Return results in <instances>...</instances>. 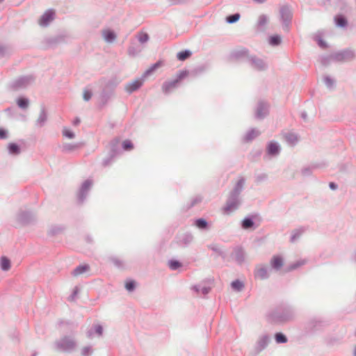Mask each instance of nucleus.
<instances>
[{
  "instance_id": "nucleus-1",
  "label": "nucleus",
  "mask_w": 356,
  "mask_h": 356,
  "mask_svg": "<svg viewBox=\"0 0 356 356\" xmlns=\"http://www.w3.org/2000/svg\"><path fill=\"white\" fill-rule=\"evenodd\" d=\"M295 312L293 308L284 302L276 305L266 315L270 323L283 324L293 319Z\"/></svg>"
},
{
  "instance_id": "nucleus-2",
  "label": "nucleus",
  "mask_w": 356,
  "mask_h": 356,
  "mask_svg": "<svg viewBox=\"0 0 356 356\" xmlns=\"http://www.w3.org/2000/svg\"><path fill=\"white\" fill-rule=\"evenodd\" d=\"M245 183V179L243 177H241L238 179L234 188L229 193L226 204L224 207L225 212L229 213L238 209L241 203L240 195L243 190Z\"/></svg>"
},
{
  "instance_id": "nucleus-3",
  "label": "nucleus",
  "mask_w": 356,
  "mask_h": 356,
  "mask_svg": "<svg viewBox=\"0 0 356 356\" xmlns=\"http://www.w3.org/2000/svg\"><path fill=\"white\" fill-rule=\"evenodd\" d=\"M119 84V81L116 78H113L108 80L104 86L100 94V102L99 107L104 108L114 95L115 88Z\"/></svg>"
},
{
  "instance_id": "nucleus-4",
  "label": "nucleus",
  "mask_w": 356,
  "mask_h": 356,
  "mask_svg": "<svg viewBox=\"0 0 356 356\" xmlns=\"http://www.w3.org/2000/svg\"><path fill=\"white\" fill-rule=\"evenodd\" d=\"M280 17L283 29L289 31L292 22L293 13L289 4L283 5L280 8Z\"/></svg>"
},
{
  "instance_id": "nucleus-5",
  "label": "nucleus",
  "mask_w": 356,
  "mask_h": 356,
  "mask_svg": "<svg viewBox=\"0 0 356 356\" xmlns=\"http://www.w3.org/2000/svg\"><path fill=\"white\" fill-rule=\"evenodd\" d=\"M188 74V70H181L179 71L177 74L176 79L168 81H165L162 85V90L165 94L168 95L174 89L178 87L179 82L186 77Z\"/></svg>"
},
{
  "instance_id": "nucleus-6",
  "label": "nucleus",
  "mask_w": 356,
  "mask_h": 356,
  "mask_svg": "<svg viewBox=\"0 0 356 356\" xmlns=\"http://www.w3.org/2000/svg\"><path fill=\"white\" fill-rule=\"evenodd\" d=\"M76 346V341L67 336L62 337L55 342V348L58 351L71 352Z\"/></svg>"
},
{
  "instance_id": "nucleus-7",
  "label": "nucleus",
  "mask_w": 356,
  "mask_h": 356,
  "mask_svg": "<svg viewBox=\"0 0 356 356\" xmlns=\"http://www.w3.org/2000/svg\"><path fill=\"white\" fill-rule=\"evenodd\" d=\"M334 61L343 63L350 61L356 58V51L352 49L347 48L332 54Z\"/></svg>"
},
{
  "instance_id": "nucleus-8",
  "label": "nucleus",
  "mask_w": 356,
  "mask_h": 356,
  "mask_svg": "<svg viewBox=\"0 0 356 356\" xmlns=\"http://www.w3.org/2000/svg\"><path fill=\"white\" fill-rule=\"evenodd\" d=\"M34 81V76L32 75L22 76L13 81L9 84V89L17 91L20 89L27 88Z\"/></svg>"
},
{
  "instance_id": "nucleus-9",
  "label": "nucleus",
  "mask_w": 356,
  "mask_h": 356,
  "mask_svg": "<svg viewBox=\"0 0 356 356\" xmlns=\"http://www.w3.org/2000/svg\"><path fill=\"white\" fill-rule=\"evenodd\" d=\"M282 148L278 142L270 140L266 144V154L264 159L266 160L277 157L281 152Z\"/></svg>"
},
{
  "instance_id": "nucleus-10",
  "label": "nucleus",
  "mask_w": 356,
  "mask_h": 356,
  "mask_svg": "<svg viewBox=\"0 0 356 356\" xmlns=\"http://www.w3.org/2000/svg\"><path fill=\"white\" fill-rule=\"evenodd\" d=\"M327 325V323L321 318L314 317L311 318L306 325L307 330L310 332L321 331Z\"/></svg>"
},
{
  "instance_id": "nucleus-11",
  "label": "nucleus",
  "mask_w": 356,
  "mask_h": 356,
  "mask_svg": "<svg viewBox=\"0 0 356 356\" xmlns=\"http://www.w3.org/2000/svg\"><path fill=\"white\" fill-rule=\"evenodd\" d=\"M92 185V181L91 179H86L83 182L77 194V202L79 204H81L85 202Z\"/></svg>"
},
{
  "instance_id": "nucleus-12",
  "label": "nucleus",
  "mask_w": 356,
  "mask_h": 356,
  "mask_svg": "<svg viewBox=\"0 0 356 356\" xmlns=\"http://www.w3.org/2000/svg\"><path fill=\"white\" fill-rule=\"evenodd\" d=\"M269 104L264 100H260L255 109L254 117L257 120H262L269 114Z\"/></svg>"
},
{
  "instance_id": "nucleus-13",
  "label": "nucleus",
  "mask_w": 356,
  "mask_h": 356,
  "mask_svg": "<svg viewBox=\"0 0 356 356\" xmlns=\"http://www.w3.org/2000/svg\"><path fill=\"white\" fill-rule=\"evenodd\" d=\"M17 220L23 225H28L36 221V216L31 211H21L17 215Z\"/></svg>"
},
{
  "instance_id": "nucleus-14",
  "label": "nucleus",
  "mask_w": 356,
  "mask_h": 356,
  "mask_svg": "<svg viewBox=\"0 0 356 356\" xmlns=\"http://www.w3.org/2000/svg\"><path fill=\"white\" fill-rule=\"evenodd\" d=\"M257 218H260L259 215L258 213H254L245 216L241 222V228L245 230L255 229L257 227V225H256L254 220Z\"/></svg>"
},
{
  "instance_id": "nucleus-15",
  "label": "nucleus",
  "mask_w": 356,
  "mask_h": 356,
  "mask_svg": "<svg viewBox=\"0 0 356 356\" xmlns=\"http://www.w3.org/2000/svg\"><path fill=\"white\" fill-rule=\"evenodd\" d=\"M270 341V338L268 334H264L257 340L254 348V356H257L259 353L264 350Z\"/></svg>"
},
{
  "instance_id": "nucleus-16",
  "label": "nucleus",
  "mask_w": 356,
  "mask_h": 356,
  "mask_svg": "<svg viewBox=\"0 0 356 356\" xmlns=\"http://www.w3.org/2000/svg\"><path fill=\"white\" fill-rule=\"evenodd\" d=\"M248 63L250 64L252 67L258 71L266 70L268 67L262 59L257 58L255 56H250L248 57Z\"/></svg>"
},
{
  "instance_id": "nucleus-17",
  "label": "nucleus",
  "mask_w": 356,
  "mask_h": 356,
  "mask_svg": "<svg viewBox=\"0 0 356 356\" xmlns=\"http://www.w3.org/2000/svg\"><path fill=\"white\" fill-rule=\"evenodd\" d=\"M144 78L145 77L142 76L141 78L136 79L132 82L127 83L124 87L125 91L130 95L139 90L143 84Z\"/></svg>"
},
{
  "instance_id": "nucleus-18",
  "label": "nucleus",
  "mask_w": 356,
  "mask_h": 356,
  "mask_svg": "<svg viewBox=\"0 0 356 356\" xmlns=\"http://www.w3.org/2000/svg\"><path fill=\"white\" fill-rule=\"evenodd\" d=\"M55 13L53 10L49 9L44 12L40 19L39 24L41 26H47L54 19Z\"/></svg>"
},
{
  "instance_id": "nucleus-19",
  "label": "nucleus",
  "mask_w": 356,
  "mask_h": 356,
  "mask_svg": "<svg viewBox=\"0 0 356 356\" xmlns=\"http://www.w3.org/2000/svg\"><path fill=\"white\" fill-rule=\"evenodd\" d=\"M66 229V227L64 225H51L48 231L47 235L50 237L56 236L58 235L62 234Z\"/></svg>"
},
{
  "instance_id": "nucleus-20",
  "label": "nucleus",
  "mask_w": 356,
  "mask_h": 356,
  "mask_svg": "<svg viewBox=\"0 0 356 356\" xmlns=\"http://www.w3.org/2000/svg\"><path fill=\"white\" fill-rule=\"evenodd\" d=\"M232 256L238 265H241L245 261V252L241 246H236L234 248Z\"/></svg>"
},
{
  "instance_id": "nucleus-21",
  "label": "nucleus",
  "mask_w": 356,
  "mask_h": 356,
  "mask_svg": "<svg viewBox=\"0 0 356 356\" xmlns=\"http://www.w3.org/2000/svg\"><path fill=\"white\" fill-rule=\"evenodd\" d=\"M47 122V112L45 106L42 105L40 108L39 116L35 121V126L38 127H42L45 125Z\"/></svg>"
},
{
  "instance_id": "nucleus-22",
  "label": "nucleus",
  "mask_w": 356,
  "mask_h": 356,
  "mask_svg": "<svg viewBox=\"0 0 356 356\" xmlns=\"http://www.w3.org/2000/svg\"><path fill=\"white\" fill-rule=\"evenodd\" d=\"M83 145V143H64L61 147V151L63 153H71L79 149Z\"/></svg>"
},
{
  "instance_id": "nucleus-23",
  "label": "nucleus",
  "mask_w": 356,
  "mask_h": 356,
  "mask_svg": "<svg viewBox=\"0 0 356 356\" xmlns=\"http://www.w3.org/2000/svg\"><path fill=\"white\" fill-rule=\"evenodd\" d=\"M65 41V36L63 35H58L53 37H49L45 39L46 44L50 47H55Z\"/></svg>"
},
{
  "instance_id": "nucleus-24",
  "label": "nucleus",
  "mask_w": 356,
  "mask_h": 356,
  "mask_svg": "<svg viewBox=\"0 0 356 356\" xmlns=\"http://www.w3.org/2000/svg\"><path fill=\"white\" fill-rule=\"evenodd\" d=\"M120 140L119 138H115L110 142V152L111 156H117L120 154L121 149L120 147Z\"/></svg>"
},
{
  "instance_id": "nucleus-25",
  "label": "nucleus",
  "mask_w": 356,
  "mask_h": 356,
  "mask_svg": "<svg viewBox=\"0 0 356 356\" xmlns=\"http://www.w3.org/2000/svg\"><path fill=\"white\" fill-rule=\"evenodd\" d=\"M13 53L11 44L0 43V58L9 57Z\"/></svg>"
},
{
  "instance_id": "nucleus-26",
  "label": "nucleus",
  "mask_w": 356,
  "mask_h": 356,
  "mask_svg": "<svg viewBox=\"0 0 356 356\" xmlns=\"http://www.w3.org/2000/svg\"><path fill=\"white\" fill-rule=\"evenodd\" d=\"M284 260L282 256L275 255L270 259L271 268L275 270H279L283 266Z\"/></svg>"
},
{
  "instance_id": "nucleus-27",
  "label": "nucleus",
  "mask_w": 356,
  "mask_h": 356,
  "mask_svg": "<svg viewBox=\"0 0 356 356\" xmlns=\"http://www.w3.org/2000/svg\"><path fill=\"white\" fill-rule=\"evenodd\" d=\"M254 275L255 278L260 280H266L269 277L268 268L266 266L257 268L254 270Z\"/></svg>"
},
{
  "instance_id": "nucleus-28",
  "label": "nucleus",
  "mask_w": 356,
  "mask_h": 356,
  "mask_svg": "<svg viewBox=\"0 0 356 356\" xmlns=\"http://www.w3.org/2000/svg\"><path fill=\"white\" fill-rule=\"evenodd\" d=\"M193 225L201 230H209L211 227V224L204 218L195 219Z\"/></svg>"
},
{
  "instance_id": "nucleus-29",
  "label": "nucleus",
  "mask_w": 356,
  "mask_h": 356,
  "mask_svg": "<svg viewBox=\"0 0 356 356\" xmlns=\"http://www.w3.org/2000/svg\"><path fill=\"white\" fill-rule=\"evenodd\" d=\"M193 240V236L191 233H185L178 241V245L181 247L186 248L189 245Z\"/></svg>"
},
{
  "instance_id": "nucleus-30",
  "label": "nucleus",
  "mask_w": 356,
  "mask_h": 356,
  "mask_svg": "<svg viewBox=\"0 0 356 356\" xmlns=\"http://www.w3.org/2000/svg\"><path fill=\"white\" fill-rule=\"evenodd\" d=\"M248 54H249V50L246 48H243L241 49L236 50V51H233L231 54V57L233 58H235V59L246 58L247 60L248 61V57L250 56H249Z\"/></svg>"
},
{
  "instance_id": "nucleus-31",
  "label": "nucleus",
  "mask_w": 356,
  "mask_h": 356,
  "mask_svg": "<svg viewBox=\"0 0 356 356\" xmlns=\"http://www.w3.org/2000/svg\"><path fill=\"white\" fill-rule=\"evenodd\" d=\"M102 35L106 42L112 43L116 38V34L111 29H105L102 31Z\"/></svg>"
},
{
  "instance_id": "nucleus-32",
  "label": "nucleus",
  "mask_w": 356,
  "mask_h": 356,
  "mask_svg": "<svg viewBox=\"0 0 356 356\" xmlns=\"http://www.w3.org/2000/svg\"><path fill=\"white\" fill-rule=\"evenodd\" d=\"M8 152L10 155L17 156L21 153V147L16 143H10L7 146Z\"/></svg>"
},
{
  "instance_id": "nucleus-33",
  "label": "nucleus",
  "mask_w": 356,
  "mask_h": 356,
  "mask_svg": "<svg viewBox=\"0 0 356 356\" xmlns=\"http://www.w3.org/2000/svg\"><path fill=\"white\" fill-rule=\"evenodd\" d=\"M334 22L336 26L339 28H346L348 26V19L342 14L337 15L334 17Z\"/></svg>"
},
{
  "instance_id": "nucleus-34",
  "label": "nucleus",
  "mask_w": 356,
  "mask_h": 356,
  "mask_svg": "<svg viewBox=\"0 0 356 356\" xmlns=\"http://www.w3.org/2000/svg\"><path fill=\"white\" fill-rule=\"evenodd\" d=\"M260 134L259 131L254 129H250L247 134L245 135L243 138V141L245 143H249L252 141L255 138H257Z\"/></svg>"
},
{
  "instance_id": "nucleus-35",
  "label": "nucleus",
  "mask_w": 356,
  "mask_h": 356,
  "mask_svg": "<svg viewBox=\"0 0 356 356\" xmlns=\"http://www.w3.org/2000/svg\"><path fill=\"white\" fill-rule=\"evenodd\" d=\"M284 139L291 146H295L298 142V136L295 133H286L284 135Z\"/></svg>"
},
{
  "instance_id": "nucleus-36",
  "label": "nucleus",
  "mask_w": 356,
  "mask_h": 356,
  "mask_svg": "<svg viewBox=\"0 0 356 356\" xmlns=\"http://www.w3.org/2000/svg\"><path fill=\"white\" fill-rule=\"evenodd\" d=\"M104 329L102 325L98 324L95 325L91 329L87 331L88 337H92L94 333L97 334V336L101 337L103 334Z\"/></svg>"
},
{
  "instance_id": "nucleus-37",
  "label": "nucleus",
  "mask_w": 356,
  "mask_h": 356,
  "mask_svg": "<svg viewBox=\"0 0 356 356\" xmlns=\"http://www.w3.org/2000/svg\"><path fill=\"white\" fill-rule=\"evenodd\" d=\"M208 248L212 250L213 252L216 254V257H220L221 259L225 261L227 258V254L225 251L220 249L216 245L211 244L208 245Z\"/></svg>"
},
{
  "instance_id": "nucleus-38",
  "label": "nucleus",
  "mask_w": 356,
  "mask_h": 356,
  "mask_svg": "<svg viewBox=\"0 0 356 356\" xmlns=\"http://www.w3.org/2000/svg\"><path fill=\"white\" fill-rule=\"evenodd\" d=\"M89 269L90 266L88 264L79 265L72 271L71 274L72 276L76 277L86 273Z\"/></svg>"
},
{
  "instance_id": "nucleus-39",
  "label": "nucleus",
  "mask_w": 356,
  "mask_h": 356,
  "mask_svg": "<svg viewBox=\"0 0 356 356\" xmlns=\"http://www.w3.org/2000/svg\"><path fill=\"white\" fill-rule=\"evenodd\" d=\"M141 51L142 48L134 43L131 44L127 50L129 56L131 57L138 56L141 52Z\"/></svg>"
},
{
  "instance_id": "nucleus-40",
  "label": "nucleus",
  "mask_w": 356,
  "mask_h": 356,
  "mask_svg": "<svg viewBox=\"0 0 356 356\" xmlns=\"http://www.w3.org/2000/svg\"><path fill=\"white\" fill-rule=\"evenodd\" d=\"M11 261L6 256H2L0 259V268L3 271H8L10 269Z\"/></svg>"
},
{
  "instance_id": "nucleus-41",
  "label": "nucleus",
  "mask_w": 356,
  "mask_h": 356,
  "mask_svg": "<svg viewBox=\"0 0 356 356\" xmlns=\"http://www.w3.org/2000/svg\"><path fill=\"white\" fill-rule=\"evenodd\" d=\"M17 105L22 109H26L29 105V99L24 96L19 97L16 100Z\"/></svg>"
},
{
  "instance_id": "nucleus-42",
  "label": "nucleus",
  "mask_w": 356,
  "mask_h": 356,
  "mask_svg": "<svg viewBox=\"0 0 356 356\" xmlns=\"http://www.w3.org/2000/svg\"><path fill=\"white\" fill-rule=\"evenodd\" d=\"M163 65L162 61L159 60L152 65L143 74V77H146L150 74H152L155 70H156L159 67H160Z\"/></svg>"
},
{
  "instance_id": "nucleus-43",
  "label": "nucleus",
  "mask_w": 356,
  "mask_h": 356,
  "mask_svg": "<svg viewBox=\"0 0 356 356\" xmlns=\"http://www.w3.org/2000/svg\"><path fill=\"white\" fill-rule=\"evenodd\" d=\"M191 55H192L191 51H190L189 49H184V50H182V51L178 52L177 54L176 57L178 60L184 61L186 59H188V58H190L191 56Z\"/></svg>"
},
{
  "instance_id": "nucleus-44",
  "label": "nucleus",
  "mask_w": 356,
  "mask_h": 356,
  "mask_svg": "<svg viewBox=\"0 0 356 356\" xmlns=\"http://www.w3.org/2000/svg\"><path fill=\"white\" fill-rule=\"evenodd\" d=\"M307 229V228L305 227H301L296 229L291 236L290 241L294 243Z\"/></svg>"
},
{
  "instance_id": "nucleus-45",
  "label": "nucleus",
  "mask_w": 356,
  "mask_h": 356,
  "mask_svg": "<svg viewBox=\"0 0 356 356\" xmlns=\"http://www.w3.org/2000/svg\"><path fill=\"white\" fill-rule=\"evenodd\" d=\"M192 289L197 293L201 292L204 296L207 295L211 290L210 286H201L200 285H193Z\"/></svg>"
},
{
  "instance_id": "nucleus-46",
  "label": "nucleus",
  "mask_w": 356,
  "mask_h": 356,
  "mask_svg": "<svg viewBox=\"0 0 356 356\" xmlns=\"http://www.w3.org/2000/svg\"><path fill=\"white\" fill-rule=\"evenodd\" d=\"M281 42H282V38L279 35H277V34L273 35L270 36L268 38V43L270 45H271L273 47L278 46L281 44Z\"/></svg>"
},
{
  "instance_id": "nucleus-47",
  "label": "nucleus",
  "mask_w": 356,
  "mask_h": 356,
  "mask_svg": "<svg viewBox=\"0 0 356 356\" xmlns=\"http://www.w3.org/2000/svg\"><path fill=\"white\" fill-rule=\"evenodd\" d=\"M168 266L170 270H176L182 267V263L179 260L172 259L168 261Z\"/></svg>"
},
{
  "instance_id": "nucleus-48",
  "label": "nucleus",
  "mask_w": 356,
  "mask_h": 356,
  "mask_svg": "<svg viewBox=\"0 0 356 356\" xmlns=\"http://www.w3.org/2000/svg\"><path fill=\"white\" fill-rule=\"evenodd\" d=\"M241 17V15L238 13H236L232 15H229L226 17L225 21L227 24H234L237 22Z\"/></svg>"
},
{
  "instance_id": "nucleus-49",
  "label": "nucleus",
  "mask_w": 356,
  "mask_h": 356,
  "mask_svg": "<svg viewBox=\"0 0 356 356\" xmlns=\"http://www.w3.org/2000/svg\"><path fill=\"white\" fill-rule=\"evenodd\" d=\"M231 286L234 290L241 291L244 288V284L240 280H235L232 282Z\"/></svg>"
},
{
  "instance_id": "nucleus-50",
  "label": "nucleus",
  "mask_w": 356,
  "mask_h": 356,
  "mask_svg": "<svg viewBox=\"0 0 356 356\" xmlns=\"http://www.w3.org/2000/svg\"><path fill=\"white\" fill-rule=\"evenodd\" d=\"M305 264V262L304 260H299L296 262H293L287 266L286 272H290V271L294 270L298 268L299 267L302 266Z\"/></svg>"
},
{
  "instance_id": "nucleus-51",
  "label": "nucleus",
  "mask_w": 356,
  "mask_h": 356,
  "mask_svg": "<svg viewBox=\"0 0 356 356\" xmlns=\"http://www.w3.org/2000/svg\"><path fill=\"white\" fill-rule=\"evenodd\" d=\"M275 340L277 343H284L288 341L286 336L282 332H276L275 334Z\"/></svg>"
},
{
  "instance_id": "nucleus-52",
  "label": "nucleus",
  "mask_w": 356,
  "mask_h": 356,
  "mask_svg": "<svg viewBox=\"0 0 356 356\" xmlns=\"http://www.w3.org/2000/svg\"><path fill=\"white\" fill-rule=\"evenodd\" d=\"M323 81L327 88L332 90L335 86V81L329 76H325L323 77Z\"/></svg>"
},
{
  "instance_id": "nucleus-53",
  "label": "nucleus",
  "mask_w": 356,
  "mask_h": 356,
  "mask_svg": "<svg viewBox=\"0 0 356 356\" xmlns=\"http://www.w3.org/2000/svg\"><path fill=\"white\" fill-rule=\"evenodd\" d=\"M110 261L113 264V265L119 269H124V265L123 261L120 259L116 257H110Z\"/></svg>"
},
{
  "instance_id": "nucleus-54",
  "label": "nucleus",
  "mask_w": 356,
  "mask_h": 356,
  "mask_svg": "<svg viewBox=\"0 0 356 356\" xmlns=\"http://www.w3.org/2000/svg\"><path fill=\"white\" fill-rule=\"evenodd\" d=\"M268 21V19L266 15H264V14L261 15L259 16V20L257 22V28L261 29V28L264 27V26H266L267 24Z\"/></svg>"
},
{
  "instance_id": "nucleus-55",
  "label": "nucleus",
  "mask_w": 356,
  "mask_h": 356,
  "mask_svg": "<svg viewBox=\"0 0 356 356\" xmlns=\"http://www.w3.org/2000/svg\"><path fill=\"white\" fill-rule=\"evenodd\" d=\"M136 38H138V41L141 44H144V43L148 42L149 40V36L148 33H147L145 32H140V33H139L136 35Z\"/></svg>"
},
{
  "instance_id": "nucleus-56",
  "label": "nucleus",
  "mask_w": 356,
  "mask_h": 356,
  "mask_svg": "<svg viewBox=\"0 0 356 356\" xmlns=\"http://www.w3.org/2000/svg\"><path fill=\"white\" fill-rule=\"evenodd\" d=\"M125 289L129 292H132L135 290L136 286V282L133 280H128L125 282Z\"/></svg>"
},
{
  "instance_id": "nucleus-57",
  "label": "nucleus",
  "mask_w": 356,
  "mask_h": 356,
  "mask_svg": "<svg viewBox=\"0 0 356 356\" xmlns=\"http://www.w3.org/2000/svg\"><path fill=\"white\" fill-rule=\"evenodd\" d=\"M122 148L124 151H130L134 149V144L131 140L127 139L122 142Z\"/></svg>"
},
{
  "instance_id": "nucleus-58",
  "label": "nucleus",
  "mask_w": 356,
  "mask_h": 356,
  "mask_svg": "<svg viewBox=\"0 0 356 356\" xmlns=\"http://www.w3.org/2000/svg\"><path fill=\"white\" fill-rule=\"evenodd\" d=\"M317 167V165L305 167L302 169L301 173L303 176H309L312 175L313 170Z\"/></svg>"
},
{
  "instance_id": "nucleus-59",
  "label": "nucleus",
  "mask_w": 356,
  "mask_h": 356,
  "mask_svg": "<svg viewBox=\"0 0 356 356\" xmlns=\"http://www.w3.org/2000/svg\"><path fill=\"white\" fill-rule=\"evenodd\" d=\"M63 135L69 139H73L75 137V134L72 130L64 127L63 129Z\"/></svg>"
},
{
  "instance_id": "nucleus-60",
  "label": "nucleus",
  "mask_w": 356,
  "mask_h": 356,
  "mask_svg": "<svg viewBox=\"0 0 356 356\" xmlns=\"http://www.w3.org/2000/svg\"><path fill=\"white\" fill-rule=\"evenodd\" d=\"M202 200V197L200 195H197L192 198L189 205L188 206V209H191L195 206L197 204L201 202Z\"/></svg>"
},
{
  "instance_id": "nucleus-61",
  "label": "nucleus",
  "mask_w": 356,
  "mask_h": 356,
  "mask_svg": "<svg viewBox=\"0 0 356 356\" xmlns=\"http://www.w3.org/2000/svg\"><path fill=\"white\" fill-rule=\"evenodd\" d=\"M315 40L316 41L318 45L322 48V49H326L327 48V42L321 37V36H316L315 38Z\"/></svg>"
},
{
  "instance_id": "nucleus-62",
  "label": "nucleus",
  "mask_w": 356,
  "mask_h": 356,
  "mask_svg": "<svg viewBox=\"0 0 356 356\" xmlns=\"http://www.w3.org/2000/svg\"><path fill=\"white\" fill-rule=\"evenodd\" d=\"M333 60V58H332V54L331 55H329V56H322L321 58V63L323 65H328L331 60Z\"/></svg>"
},
{
  "instance_id": "nucleus-63",
  "label": "nucleus",
  "mask_w": 356,
  "mask_h": 356,
  "mask_svg": "<svg viewBox=\"0 0 356 356\" xmlns=\"http://www.w3.org/2000/svg\"><path fill=\"white\" fill-rule=\"evenodd\" d=\"M206 70L207 67L205 65H200L195 68L193 70H192L191 74H193L195 76L198 75L205 72Z\"/></svg>"
},
{
  "instance_id": "nucleus-64",
  "label": "nucleus",
  "mask_w": 356,
  "mask_h": 356,
  "mask_svg": "<svg viewBox=\"0 0 356 356\" xmlns=\"http://www.w3.org/2000/svg\"><path fill=\"white\" fill-rule=\"evenodd\" d=\"M93 353V350L90 346H85L81 350L82 356H90Z\"/></svg>"
}]
</instances>
